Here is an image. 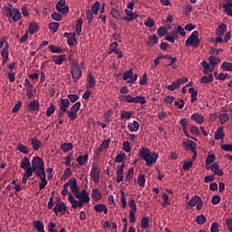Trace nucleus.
Returning a JSON list of instances; mask_svg holds the SVG:
<instances>
[{
	"mask_svg": "<svg viewBox=\"0 0 232 232\" xmlns=\"http://www.w3.org/2000/svg\"><path fill=\"white\" fill-rule=\"evenodd\" d=\"M110 142H111L110 139L104 140L102 143L100 145L98 151H100L101 153L102 151H104V150H108V148L110 147Z\"/></svg>",
	"mask_w": 232,
	"mask_h": 232,
	"instance_id": "34",
	"label": "nucleus"
},
{
	"mask_svg": "<svg viewBox=\"0 0 232 232\" xmlns=\"http://www.w3.org/2000/svg\"><path fill=\"white\" fill-rule=\"evenodd\" d=\"M219 121H220V124H226V122H227V121H229V114H227V113L220 114Z\"/></svg>",
	"mask_w": 232,
	"mask_h": 232,
	"instance_id": "46",
	"label": "nucleus"
},
{
	"mask_svg": "<svg viewBox=\"0 0 232 232\" xmlns=\"http://www.w3.org/2000/svg\"><path fill=\"white\" fill-rule=\"evenodd\" d=\"M185 46H192V48H198L200 46V40L198 39V31H194L187 39Z\"/></svg>",
	"mask_w": 232,
	"mask_h": 232,
	"instance_id": "6",
	"label": "nucleus"
},
{
	"mask_svg": "<svg viewBox=\"0 0 232 232\" xmlns=\"http://www.w3.org/2000/svg\"><path fill=\"white\" fill-rule=\"evenodd\" d=\"M111 14L112 15V17L114 19H121V14L119 13V11H117L115 8L112 7V9L111 10Z\"/></svg>",
	"mask_w": 232,
	"mask_h": 232,
	"instance_id": "60",
	"label": "nucleus"
},
{
	"mask_svg": "<svg viewBox=\"0 0 232 232\" xmlns=\"http://www.w3.org/2000/svg\"><path fill=\"white\" fill-rule=\"evenodd\" d=\"M53 113H55V105L51 104L47 110H46V116L47 117H52V115H53Z\"/></svg>",
	"mask_w": 232,
	"mask_h": 232,
	"instance_id": "48",
	"label": "nucleus"
},
{
	"mask_svg": "<svg viewBox=\"0 0 232 232\" xmlns=\"http://www.w3.org/2000/svg\"><path fill=\"white\" fill-rule=\"evenodd\" d=\"M122 79L129 83L135 82L137 81V74H133V70L130 69L123 73Z\"/></svg>",
	"mask_w": 232,
	"mask_h": 232,
	"instance_id": "11",
	"label": "nucleus"
},
{
	"mask_svg": "<svg viewBox=\"0 0 232 232\" xmlns=\"http://www.w3.org/2000/svg\"><path fill=\"white\" fill-rule=\"evenodd\" d=\"M215 160V154H209L206 159V166H209V164H213Z\"/></svg>",
	"mask_w": 232,
	"mask_h": 232,
	"instance_id": "59",
	"label": "nucleus"
},
{
	"mask_svg": "<svg viewBox=\"0 0 232 232\" xmlns=\"http://www.w3.org/2000/svg\"><path fill=\"white\" fill-rule=\"evenodd\" d=\"M71 75L74 81H79L81 77H82V71H81V68L79 67V64L77 63L72 62L71 65Z\"/></svg>",
	"mask_w": 232,
	"mask_h": 232,
	"instance_id": "7",
	"label": "nucleus"
},
{
	"mask_svg": "<svg viewBox=\"0 0 232 232\" xmlns=\"http://www.w3.org/2000/svg\"><path fill=\"white\" fill-rule=\"evenodd\" d=\"M186 148H187V150H190V151H195V150H197V145L194 143L193 140H189V141L186 144Z\"/></svg>",
	"mask_w": 232,
	"mask_h": 232,
	"instance_id": "54",
	"label": "nucleus"
},
{
	"mask_svg": "<svg viewBox=\"0 0 232 232\" xmlns=\"http://www.w3.org/2000/svg\"><path fill=\"white\" fill-rule=\"evenodd\" d=\"M189 93H190V97H191V102H197V101L198 100L197 98V95H198V92H197L195 90V88L191 87L189 90H188Z\"/></svg>",
	"mask_w": 232,
	"mask_h": 232,
	"instance_id": "36",
	"label": "nucleus"
},
{
	"mask_svg": "<svg viewBox=\"0 0 232 232\" xmlns=\"http://www.w3.org/2000/svg\"><path fill=\"white\" fill-rule=\"evenodd\" d=\"M208 62L212 64V68L210 69V72H213V70H215V66H217V64H218V63H220V58L216 57V56H210L208 58Z\"/></svg>",
	"mask_w": 232,
	"mask_h": 232,
	"instance_id": "29",
	"label": "nucleus"
},
{
	"mask_svg": "<svg viewBox=\"0 0 232 232\" xmlns=\"http://www.w3.org/2000/svg\"><path fill=\"white\" fill-rule=\"evenodd\" d=\"M166 34H168V30H166V27H160L158 29V35L160 37H164V35H166Z\"/></svg>",
	"mask_w": 232,
	"mask_h": 232,
	"instance_id": "61",
	"label": "nucleus"
},
{
	"mask_svg": "<svg viewBox=\"0 0 232 232\" xmlns=\"http://www.w3.org/2000/svg\"><path fill=\"white\" fill-rule=\"evenodd\" d=\"M37 30H39V25L35 23H30L29 26H28V32L31 35H34V34H35V32H37Z\"/></svg>",
	"mask_w": 232,
	"mask_h": 232,
	"instance_id": "32",
	"label": "nucleus"
},
{
	"mask_svg": "<svg viewBox=\"0 0 232 232\" xmlns=\"http://www.w3.org/2000/svg\"><path fill=\"white\" fill-rule=\"evenodd\" d=\"M137 182H138V184H139V186H140V188H144V186H145V184H146V178H145L144 174H141V175H140V176L138 177Z\"/></svg>",
	"mask_w": 232,
	"mask_h": 232,
	"instance_id": "44",
	"label": "nucleus"
},
{
	"mask_svg": "<svg viewBox=\"0 0 232 232\" xmlns=\"http://www.w3.org/2000/svg\"><path fill=\"white\" fill-rule=\"evenodd\" d=\"M131 102H135L136 104H146V98H144V96H132Z\"/></svg>",
	"mask_w": 232,
	"mask_h": 232,
	"instance_id": "31",
	"label": "nucleus"
},
{
	"mask_svg": "<svg viewBox=\"0 0 232 232\" xmlns=\"http://www.w3.org/2000/svg\"><path fill=\"white\" fill-rule=\"evenodd\" d=\"M3 10H4V14H5L7 17H12L14 23H17V21L21 19V12L19 11V9L17 8L12 9L5 6Z\"/></svg>",
	"mask_w": 232,
	"mask_h": 232,
	"instance_id": "5",
	"label": "nucleus"
},
{
	"mask_svg": "<svg viewBox=\"0 0 232 232\" xmlns=\"http://www.w3.org/2000/svg\"><path fill=\"white\" fill-rule=\"evenodd\" d=\"M119 99L121 102H131L132 96L131 95H121Z\"/></svg>",
	"mask_w": 232,
	"mask_h": 232,
	"instance_id": "53",
	"label": "nucleus"
},
{
	"mask_svg": "<svg viewBox=\"0 0 232 232\" xmlns=\"http://www.w3.org/2000/svg\"><path fill=\"white\" fill-rule=\"evenodd\" d=\"M20 168H22V169H26L27 168H31L30 167V160L27 157H24L22 160Z\"/></svg>",
	"mask_w": 232,
	"mask_h": 232,
	"instance_id": "38",
	"label": "nucleus"
},
{
	"mask_svg": "<svg viewBox=\"0 0 232 232\" xmlns=\"http://www.w3.org/2000/svg\"><path fill=\"white\" fill-rule=\"evenodd\" d=\"M33 226H34V229L37 230L38 232H45L44 231V224L42 221L35 220V221H34Z\"/></svg>",
	"mask_w": 232,
	"mask_h": 232,
	"instance_id": "23",
	"label": "nucleus"
},
{
	"mask_svg": "<svg viewBox=\"0 0 232 232\" xmlns=\"http://www.w3.org/2000/svg\"><path fill=\"white\" fill-rule=\"evenodd\" d=\"M221 68L226 70V72H232V63L224 62L221 65Z\"/></svg>",
	"mask_w": 232,
	"mask_h": 232,
	"instance_id": "51",
	"label": "nucleus"
},
{
	"mask_svg": "<svg viewBox=\"0 0 232 232\" xmlns=\"http://www.w3.org/2000/svg\"><path fill=\"white\" fill-rule=\"evenodd\" d=\"M201 84H208L213 82V74H208V76H202L200 79Z\"/></svg>",
	"mask_w": 232,
	"mask_h": 232,
	"instance_id": "39",
	"label": "nucleus"
},
{
	"mask_svg": "<svg viewBox=\"0 0 232 232\" xmlns=\"http://www.w3.org/2000/svg\"><path fill=\"white\" fill-rule=\"evenodd\" d=\"M39 108H40L39 101H33V102H30V103L28 104V110L30 111H39Z\"/></svg>",
	"mask_w": 232,
	"mask_h": 232,
	"instance_id": "22",
	"label": "nucleus"
},
{
	"mask_svg": "<svg viewBox=\"0 0 232 232\" xmlns=\"http://www.w3.org/2000/svg\"><path fill=\"white\" fill-rule=\"evenodd\" d=\"M87 88H95V78L92 72H88L87 74Z\"/></svg>",
	"mask_w": 232,
	"mask_h": 232,
	"instance_id": "21",
	"label": "nucleus"
},
{
	"mask_svg": "<svg viewBox=\"0 0 232 232\" xmlns=\"http://www.w3.org/2000/svg\"><path fill=\"white\" fill-rule=\"evenodd\" d=\"M67 115L70 121H75V119H77V112L75 111H72V109H70V111H67Z\"/></svg>",
	"mask_w": 232,
	"mask_h": 232,
	"instance_id": "55",
	"label": "nucleus"
},
{
	"mask_svg": "<svg viewBox=\"0 0 232 232\" xmlns=\"http://www.w3.org/2000/svg\"><path fill=\"white\" fill-rule=\"evenodd\" d=\"M218 227H220V226L218 225V222H214V223H212V225H211L210 231H211V232H218Z\"/></svg>",
	"mask_w": 232,
	"mask_h": 232,
	"instance_id": "63",
	"label": "nucleus"
},
{
	"mask_svg": "<svg viewBox=\"0 0 232 232\" xmlns=\"http://www.w3.org/2000/svg\"><path fill=\"white\" fill-rule=\"evenodd\" d=\"M66 5V0H59V2L56 4V10L57 12H60L62 14H68L70 12V7Z\"/></svg>",
	"mask_w": 232,
	"mask_h": 232,
	"instance_id": "12",
	"label": "nucleus"
},
{
	"mask_svg": "<svg viewBox=\"0 0 232 232\" xmlns=\"http://www.w3.org/2000/svg\"><path fill=\"white\" fill-rule=\"evenodd\" d=\"M211 171L215 173V175H218V177H223L224 176V170L220 169V167L218 163L214 162L211 167H210Z\"/></svg>",
	"mask_w": 232,
	"mask_h": 232,
	"instance_id": "15",
	"label": "nucleus"
},
{
	"mask_svg": "<svg viewBox=\"0 0 232 232\" xmlns=\"http://www.w3.org/2000/svg\"><path fill=\"white\" fill-rule=\"evenodd\" d=\"M221 150L224 151H231L232 152V145L231 144H223L221 145Z\"/></svg>",
	"mask_w": 232,
	"mask_h": 232,
	"instance_id": "64",
	"label": "nucleus"
},
{
	"mask_svg": "<svg viewBox=\"0 0 232 232\" xmlns=\"http://www.w3.org/2000/svg\"><path fill=\"white\" fill-rule=\"evenodd\" d=\"M76 162H78L79 166H83L85 162H88V154L79 156L76 159Z\"/></svg>",
	"mask_w": 232,
	"mask_h": 232,
	"instance_id": "37",
	"label": "nucleus"
},
{
	"mask_svg": "<svg viewBox=\"0 0 232 232\" xmlns=\"http://www.w3.org/2000/svg\"><path fill=\"white\" fill-rule=\"evenodd\" d=\"M191 121L197 122V124H204V116L200 113H194L190 117Z\"/></svg>",
	"mask_w": 232,
	"mask_h": 232,
	"instance_id": "19",
	"label": "nucleus"
},
{
	"mask_svg": "<svg viewBox=\"0 0 232 232\" xmlns=\"http://www.w3.org/2000/svg\"><path fill=\"white\" fill-rule=\"evenodd\" d=\"M101 8V3H99L98 1L95 2L92 7H91V12H92L94 14V15H97L99 14V9Z\"/></svg>",
	"mask_w": 232,
	"mask_h": 232,
	"instance_id": "43",
	"label": "nucleus"
},
{
	"mask_svg": "<svg viewBox=\"0 0 232 232\" xmlns=\"http://www.w3.org/2000/svg\"><path fill=\"white\" fill-rule=\"evenodd\" d=\"M94 211L97 213H104V215H108V207H106L102 203H98L93 208Z\"/></svg>",
	"mask_w": 232,
	"mask_h": 232,
	"instance_id": "17",
	"label": "nucleus"
},
{
	"mask_svg": "<svg viewBox=\"0 0 232 232\" xmlns=\"http://www.w3.org/2000/svg\"><path fill=\"white\" fill-rule=\"evenodd\" d=\"M130 210V222L133 223L137 218H135V213H137V204L135 203V199L129 200Z\"/></svg>",
	"mask_w": 232,
	"mask_h": 232,
	"instance_id": "10",
	"label": "nucleus"
},
{
	"mask_svg": "<svg viewBox=\"0 0 232 232\" xmlns=\"http://www.w3.org/2000/svg\"><path fill=\"white\" fill-rule=\"evenodd\" d=\"M35 177H39V179H41V182L39 183L40 191L42 189H44V188H46V185L48 184V180H46V172L37 174Z\"/></svg>",
	"mask_w": 232,
	"mask_h": 232,
	"instance_id": "14",
	"label": "nucleus"
},
{
	"mask_svg": "<svg viewBox=\"0 0 232 232\" xmlns=\"http://www.w3.org/2000/svg\"><path fill=\"white\" fill-rule=\"evenodd\" d=\"M31 144H32L33 150H34V151H39V148H41V140H39V139H37V137H34L31 140Z\"/></svg>",
	"mask_w": 232,
	"mask_h": 232,
	"instance_id": "25",
	"label": "nucleus"
},
{
	"mask_svg": "<svg viewBox=\"0 0 232 232\" xmlns=\"http://www.w3.org/2000/svg\"><path fill=\"white\" fill-rule=\"evenodd\" d=\"M167 88L168 90H169V92H174V90H179V88H180V79L176 80Z\"/></svg>",
	"mask_w": 232,
	"mask_h": 232,
	"instance_id": "27",
	"label": "nucleus"
},
{
	"mask_svg": "<svg viewBox=\"0 0 232 232\" xmlns=\"http://www.w3.org/2000/svg\"><path fill=\"white\" fill-rule=\"evenodd\" d=\"M206 216H204V215H199V216H198L197 217V218H196V222L199 225V226H202V225H204V224H206Z\"/></svg>",
	"mask_w": 232,
	"mask_h": 232,
	"instance_id": "49",
	"label": "nucleus"
},
{
	"mask_svg": "<svg viewBox=\"0 0 232 232\" xmlns=\"http://www.w3.org/2000/svg\"><path fill=\"white\" fill-rule=\"evenodd\" d=\"M179 124L181 125V128L183 130L184 134L186 135V137H188L189 139H192L193 140H196L195 138L189 136V134L188 133L187 128H188V120L186 119H181L179 121Z\"/></svg>",
	"mask_w": 232,
	"mask_h": 232,
	"instance_id": "18",
	"label": "nucleus"
},
{
	"mask_svg": "<svg viewBox=\"0 0 232 232\" xmlns=\"http://www.w3.org/2000/svg\"><path fill=\"white\" fill-rule=\"evenodd\" d=\"M32 169L34 170V175H41L44 172V161L41 157L35 156L32 160Z\"/></svg>",
	"mask_w": 232,
	"mask_h": 232,
	"instance_id": "4",
	"label": "nucleus"
},
{
	"mask_svg": "<svg viewBox=\"0 0 232 232\" xmlns=\"http://www.w3.org/2000/svg\"><path fill=\"white\" fill-rule=\"evenodd\" d=\"M53 211H54L55 215H57V213H60V215H65L66 205L64 202H57L55 207L53 208Z\"/></svg>",
	"mask_w": 232,
	"mask_h": 232,
	"instance_id": "13",
	"label": "nucleus"
},
{
	"mask_svg": "<svg viewBox=\"0 0 232 232\" xmlns=\"http://www.w3.org/2000/svg\"><path fill=\"white\" fill-rule=\"evenodd\" d=\"M66 60V54H61L59 56H54L53 62L54 64H62Z\"/></svg>",
	"mask_w": 232,
	"mask_h": 232,
	"instance_id": "26",
	"label": "nucleus"
},
{
	"mask_svg": "<svg viewBox=\"0 0 232 232\" xmlns=\"http://www.w3.org/2000/svg\"><path fill=\"white\" fill-rule=\"evenodd\" d=\"M91 177L95 184L99 183V180H101V169H99V166L97 164L92 165V169L91 170Z\"/></svg>",
	"mask_w": 232,
	"mask_h": 232,
	"instance_id": "9",
	"label": "nucleus"
},
{
	"mask_svg": "<svg viewBox=\"0 0 232 232\" xmlns=\"http://www.w3.org/2000/svg\"><path fill=\"white\" fill-rule=\"evenodd\" d=\"M134 169L133 168L129 169V170L127 171V174L125 176V180L127 182H131V180H133V173H134Z\"/></svg>",
	"mask_w": 232,
	"mask_h": 232,
	"instance_id": "42",
	"label": "nucleus"
},
{
	"mask_svg": "<svg viewBox=\"0 0 232 232\" xmlns=\"http://www.w3.org/2000/svg\"><path fill=\"white\" fill-rule=\"evenodd\" d=\"M61 149L64 153H68V151L73 150V144L72 143H63L61 145Z\"/></svg>",
	"mask_w": 232,
	"mask_h": 232,
	"instance_id": "40",
	"label": "nucleus"
},
{
	"mask_svg": "<svg viewBox=\"0 0 232 232\" xmlns=\"http://www.w3.org/2000/svg\"><path fill=\"white\" fill-rule=\"evenodd\" d=\"M49 50L52 53H63V49L54 45H49Z\"/></svg>",
	"mask_w": 232,
	"mask_h": 232,
	"instance_id": "50",
	"label": "nucleus"
},
{
	"mask_svg": "<svg viewBox=\"0 0 232 232\" xmlns=\"http://www.w3.org/2000/svg\"><path fill=\"white\" fill-rule=\"evenodd\" d=\"M224 137H226V134L224 133V129L219 128V129L215 132L214 139H215L216 140H220V139H224Z\"/></svg>",
	"mask_w": 232,
	"mask_h": 232,
	"instance_id": "33",
	"label": "nucleus"
},
{
	"mask_svg": "<svg viewBox=\"0 0 232 232\" xmlns=\"http://www.w3.org/2000/svg\"><path fill=\"white\" fill-rule=\"evenodd\" d=\"M56 226H57V225H56L55 223H53V222L49 223V224L47 225L48 231H49V232H57V230L55 229V227H56Z\"/></svg>",
	"mask_w": 232,
	"mask_h": 232,
	"instance_id": "62",
	"label": "nucleus"
},
{
	"mask_svg": "<svg viewBox=\"0 0 232 232\" xmlns=\"http://www.w3.org/2000/svg\"><path fill=\"white\" fill-rule=\"evenodd\" d=\"M49 28H50V30H52V32H53L55 34V32H57V30H59V23L53 22V23L49 24Z\"/></svg>",
	"mask_w": 232,
	"mask_h": 232,
	"instance_id": "57",
	"label": "nucleus"
},
{
	"mask_svg": "<svg viewBox=\"0 0 232 232\" xmlns=\"http://www.w3.org/2000/svg\"><path fill=\"white\" fill-rule=\"evenodd\" d=\"M75 32L77 35H81L82 32V18H79L75 24Z\"/></svg>",
	"mask_w": 232,
	"mask_h": 232,
	"instance_id": "30",
	"label": "nucleus"
},
{
	"mask_svg": "<svg viewBox=\"0 0 232 232\" xmlns=\"http://www.w3.org/2000/svg\"><path fill=\"white\" fill-rule=\"evenodd\" d=\"M125 159H126V153L124 152L118 154L114 159V161L117 163L122 162L121 165L116 168V174H117L116 182H122V180H124V168H125L124 160Z\"/></svg>",
	"mask_w": 232,
	"mask_h": 232,
	"instance_id": "3",
	"label": "nucleus"
},
{
	"mask_svg": "<svg viewBox=\"0 0 232 232\" xmlns=\"http://www.w3.org/2000/svg\"><path fill=\"white\" fill-rule=\"evenodd\" d=\"M132 115H133V112H131V111H122L121 114V119L130 120V119H131Z\"/></svg>",
	"mask_w": 232,
	"mask_h": 232,
	"instance_id": "52",
	"label": "nucleus"
},
{
	"mask_svg": "<svg viewBox=\"0 0 232 232\" xmlns=\"http://www.w3.org/2000/svg\"><path fill=\"white\" fill-rule=\"evenodd\" d=\"M117 48H119V44L117 42L111 44L109 47V53H115L118 51Z\"/></svg>",
	"mask_w": 232,
	"mask_h": 232,
	"instance_id": "45",
	"label": "nucleus"
},
{
	"mask_svg": "<svg viewBox=\"0 0 232 232\" xmlns=\"http://www.w3.org/2000/svg\"><path fill=\"white\" fill-rule=\"evenodd\" d=\"M68 106H70V100L62 99L60 101V109L61 110H68Z\"/></svg>",
	"mask_w": 232,
	"mask_h": 232,
	"instance_id": "41",
	"label": "nucleus"
},
{
	"mask_svg": "<svg viewBox=\"0 0 232 232\" xmlns=\"http://www.w3.org/2000/svg\"><path fill=\"white\" fill-rule=\"evenodd\" d=\"M157 43H159V38L155 34L149 36V44H157Z\"/></svg>",
	"mask_w": 232,
	"mask_h": 232,
	"instance_id": "58",
	"label": "nucleus"
},
{
	"mask_svg": "<svg viewBox=\"0 0 232 232\" xmlns=\"http://www.w3.org/2000/svg\"><path fill=\"white\" fill-rule=\"evenodd\" d=\"M139 128H140V125L139 124V121H134L132 123H130L128 125V130L131 132L139 131Z\"/></svg>",
	"mask_w": 232,
	"mask_h": 232,
	"instance_id": "28",
	"label": "nucleus"
},
{
	"mask_svg": "<svg viewBox=\"0 0 232 232\" xmlns=\"http://www.w3.org/2000/svg\"><path fill=\"white\" fill-rule=\"evenodd\" d=\"M16 150H18V151L24 153V155H28V148L24 144H18Z\"/></svg>",
	"mask_w": 232,
	"mask_h": 232,
	"instance_id": "47",
	"label": "nucleus"
},
{
	"mask_svg": "<svg viewBox=\"0 0 232 232\" xmlns=\"http://www.w3.org/2000/svg\"><path fill=\"white\" fill-rule=\"evenodd\" d=\"M140 227H141L142 229H148V227H150V218H148V217H143V218H141Z\"/></svg>",
	"mask_w": 232,
	"mask_h": 232,
	"instance_id": "35",
	"label": "nucleus"
},
{
	"mask_svg": "<svg viewBox=\"0 0 232 232\" xmlns=\"http://www.w3.org/2000/svg\"><path fill=\"white\" fill-rule=\"evenodd\" d=\"M70 182L72 193H73L76 198L80 199L79 201L76 200L78 208H83L86 202H90V195L88 194V191L84 188L82 189V192L79 191L77 187V179H75V178H72Z\"/></svg>",
	"mask_w": 232,
	"mask_h": 232,
	"instance_id": "1",
	"label": "nucleus"
},
{
	"mask_svg": "<svg viewBox=\"0 0 232 232\" xmlns=\"http://www.w3.org/2000/svg\"><path fill=\"white\" fill-rule=\"evenodd\" d=\"M144 24L147 28H153V26H155V20H153V18H148L147 21L144 22Z\"/></svg>",
	"mask_w": 232,
	"mask_h": 232,
	"instance_id": "56",
	"label": "nucleus"
},
{
	"mask_svg": "<svg viewBox=\"0 0 232 232\" xmlns=\"http://www.w3.org/2000/svg\"><path fill=\"white\" fill-rule=\"evenodd\" d=\"M92 198H93V200H101V198H102V192H101V190H99V188H94L92 191Z\"/></svg>",
	"mask_w": 232,
	"mask_h": 232,
	"instance_id": "24",
	"label": "nucleus"
},
{
	"mask_svg": "<svg viewBox=\"0 0 232 232\" xmlns=\"http://www.w3.org/2000/svg\"><path fill=\"white\" fill-rule=\"evenodd\" d=\"M188 206H189L190 208H195L196 209H198V211H200V209H202V198H200V197L198 196H194L188 202Z\"/></svg>",
	"mask_w": 232,
	"mask_h": 232,
	"instance_id": "8",
	"label": "nucleus"
},
{
	"mask_svg": "<svg viewBox=\"0 0 232 232\" xmlns=\"http://www.w3.org/2000/svg\"><path fill=\"white\" fill-rule=\"evenodd\" d=\"M224 12L229 17H232V0H229L227 3L223 5Z\"/></svg>",
	"mask_w": 232,
	"mask_h": 232,
	"instance_id": "20",
	"label": "nucleus"
},
{
	"mask_svg": "<svg viewBox=\"0 0 232 232\" xmlns=\"http://www.w3.org/2000/svg\"><path fill=\"white\" fill-rule=\"evenodd\" d=\"M140 159L145 160L146 166H151L157 162L159 159V154L151 152L150 149L141 148L139 151Z\"/></svg>",
	"mask_w": 232,
	"mask_h": 232,
	"instance_id": "2",
	"label": "nucleus"
},
{
	"mask_svg": "<svg viewBox=\"0 0 232 232\" xmlns=\"http://www.w3.org/2000/svg\"><path fill=\"white\" fill-rule=\"evenodd\" d=\"M227 32V25L226 24H221L216 29L217 37H222Z\"/></svg>",
	"mask_w": 232,
	"mask_h": 232,
	"instance_id": "16",
	"label": "nucleus"
}]
</instances>
